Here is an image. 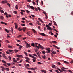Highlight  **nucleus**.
Masks as SVG:
<instances>
[{
  "instance_id": "nucleus-1",
  "label": "nucleus",
  "mask_w": 73,
  "mask_h": 73,
  "mask_svg": "<svg viewBox=\"0 0 73 73\" xmlns=\"http://www.w3.org/2000/svg\"><path fill=\"white\" fill-rule=\"evenodd\" d=\"M46 27L47 28V29H48V30H51V31H52V28L49 26V25H46Z\"/></svg>"
},
{
  "instance_id": "nucleus-2",
  "label": "nucleus",
  "mask_w": 73,
  "mask_h": 73,
  "mask_svg": "<svg viewBox=\"0 0 73 73\" xmlns=\"http://www.w3.org/2000/svg\"><path fill=\"white\" fill-rule=\"evenodd\" d=\"M67 68H65L63 67H62V68H61V70H62V71H63V72H66V70H64V69H67Z\"/></svg>"
},
{
  "instance_id": "nucleus-3",
  "label": "nucleus",
  "mask_w": 73,
  "mask_h": 73,
  "mask_svg": "<svg viewBox=\"0 0 73 73\" xmlns=\"http://www.w3.org/2000/svg\"><path fill=\"white\" fill-rule=\"evenodd\" d=\"M37 43H35V48H37L38 49H39V46H37Z\"/></svg>"
},
{
  "instance_id": "nucleus-4",
  "label": "nucleus",
  "mask_w": 73,
  "mask_h": 73,
  "mask_svg": "<svg viewBox=\"0 0 73 73\" xmlns=\"http://www.w3.org/2000/svg\"><path fill=\"white\" fill-rule=\"evenodd\" d=\"M39 35H41L43 36H46V35H45L44 33H39Z\"/></svg>"
},
{
  "instance_id": "nucleus-5",
  "label": "nucleus",
  "mask_w": 73,
  "mask_h": 73,
  "mask_svg": "<svg viewBox=\"0 0 73 73\" xmlns=\"http://www.w3.org/2000/svg\"><path fill=\"white\" fill-rule=\"evenodd\" d=\"M31 48V45L28 43H27V44L26 45V48Z\"/></svg>"
},
{
  "instance_id": "nucleus-6",
  "label": "nucleus",
  "mask_w": 73,
  "mask_h": 73,
  "mask_svg": "<svg viewBox=\"0 0 73 73\" xmlns=\"http://www.w3.org/2000/svg\"><path fill=\"white\" fill-rule=\"evenodd\" d=\"M46 50H47L46 51V53H50V48L46 49Z\"/></svg>"
},
{
  "instance_id": "nucleus-7",
  "label": "nucleus",
  "mask_w": 73,
  "mask_h": 73,
  "mask_svg": "<svg viewBox=\"0 0 73 73\" xmlns=\"http://www.w3.org/2000/svg\"><path fill=\"white\" fill-rule=\"evenodd\" d=\"M39 48H41L42 49H44V47L42 46L41 45H40V44H39Z\"/></svg>"
},
{
  "instance_id": "nucleus-8",
  "label": "nucleus",
  "mask_w": 73,
  "mask_h": 73,
  "mask_svg": "<svg viewBox=\"0 0 73 73\" xmlns=\"http://www.w3.org/2000/svg\"><path fill=\"white\" fill-rule=\"evenodd\" d=\"M1 3H2V4H4L5 3H7L8 2L7 1L5 0L2 1Z\"/></svg>"
},
{
  "instance_id": "nucleus-9",
  "label": "nucleus",
  "mask_w": 73,
  "mask_h": 73,
  "mask_svg": "<svg viewBox=\"0 0 73 73\" xmlns=\"http://www.w3.org/2000/svg\"><path fill=\"white\" fill-rule=\"evenodd\" d=\"M29 69H30L31 70H35V69H36V68L35 67L34 68H29Z\"/></svg>"
},
{
  "instance_id": "nucleus-10",
  "label": "nucleus",
  "mask_w": 73,
  "mask_h": 73,
  "mask_svg": "<svg viewBox=\"0 0 73 73\" xmlns=\"http://www.w3.org/2000/svg\"><path fill=\"white\" fill-rule=\"evenodd\" d=\"M5 15H6V17L8 18V14L7 13V12H5V13H4Z\"/></svg>"
},
{
  "instance_id": "nucleus-11",
  "label": "nucleus",
  "mask_w": 73,
  "mask_h": 73,
  "mask_svg": "<svg viewBox=\"0 0 73 73\" xmlns=\"http://www.w3.org/2000/svg\"><path fill=\"white\" fill-rule=\"evenodd\" d=\"M14 51L15 52V53H17L18 52L19 50L15 49V50H14Z\"/></svg>"
},
{
  "instance_id": "nucleus-12",
  "label": "nucleus",
  "mask_w": 73,
  "mask_h": 73,
  "mask_svg": "<svg viewBox=\"0 0 73 73\" xmlns=\"http://www.w3.org/2000/svg\"><path fill=\"white\" fill-rule=\"evenodd\" d=\"M30 8H31V9H33V10H34V9H35V8L34 7L32 6H31L30 7Z\"/></svg>"
},
{
  "instance_id": "nucleus-13",
  "label": "nucleus",
  "mask_w": 73,
  "mask_h": 73,
  "mask_svg": "<svg viewBox=\"0 0 73 73\" xmlns=\"http://www.w3.org/2000/svg\"><path fill=\"white\" fill-rule=\"evenodd\" d=\"M1 23L2 24H5V25H7V23L3 22H1Z\"/></svg>"
},
{
  "instance_id": "nucleus-14",
  "label": "nucleus",
  "mask_w": 73,
  "mask_h": 73,
  "mask_svg": "<svg viewBox=\"0 0 73 73\" xmlns=\"http://www.w3.org/2000/svg\"><path fill=\"white\" fill-rule=\"evenodd\" d=\"M31 45L32 46H33V47H34V46H35V43H32L31 44Z\"/></svg>"
},
{
  "instance_id": "nucleus-15",
  "label": "nucleus",
  "mask_w": 73,
  "mask_h": 73,
  "mask_svg": "<svg viewBox=\"0 0 73 73\" xmlns=\"http://www.w3.org/2000/svg\"><path fill=\"white\" fill-rule=\"evenodd\" d=\"M0 19L1 20H3L4 19V17L3 16H1L0 17Z\"/></svg>"
},
{
  "instance_id": "nucleus-16",
  "label": "nucleus",
  "mask_w": 73,
  "mask_h": 73,
  "mask_svg": "<svg viewBox=\"0 0 73 73\" xmlns=\"http://www.w3.org/2000/svg\"><path fill=\"white\" fill-rule=\"evenodd\" d=\"M22 29H23V32H25V29H26V28L25 27H23V28Z\"/></svg>"
},
{
  "instance_id": "nucleus-17",
  "label": "nucleus",
  "mask_w": 73,
  "mask_h": 73,
  "mask_svg": "<svg viewBox=\"0 0 73 73\" xmlns=\"http://www.w3.org/2000/svg\"><path fill=\"white\" fill-rule=\"evenodd\" d=\"M5 29V31H6V32H7V33H9V31L8 30H7V29Z\"/></svg>"
},
{
  "instance_id": "nucleus-18",
  "label": "nucleus",
  "mask_w": 73,
  "mask_h": 73,
  "mask_svg": "<svg viewBox=\"0 0 73 73\" xmlns=\"http://www.w3.org/2000/svg\"><path fill=\"white\" fill-rule=\"evenodd\" d=\"M25 59H26V60H30V59H29V58L28 57H25Z\"/></svg>"
},
{
  "instance_id": "nucleus-19",
  "label": "nucleus",
  "mask_w": 73,
  "mask_h": 73,
  "mask_svg": "<svg viewBox=\"0 0 73 73\" xmlns=\"http://www.w3.org/2000/svg\"><path fill=\"white\" fill-rule=\"evenodd\" d=\"M32 58L34 60H37V58L36 57H35L33 56Z\"/></svg>"
},
{
  "instance_id": "nucleus-20",
  "label": "nucleus",
  "mask_w": 73,
  "mask_h": 73,
  "mask_svg": "<svg viewBox=\"0 0 73 73\" xmlns=\"http://www.w3.org/2000/svg\"><path fill=\"white\" fill-rule=\"evenodd\" d=\"M17 56L18 57H22V55H17Z\"/></svg>"
},
{
  "instance_id": "nucleus-21",
  "label": "nucleus",
  "mask_w": 73,
  "mask_h": 73,
  "mask_svg": "<svg viewBox=\"0 0 73 73\" xmlns=\"http://www.w3.org/2000/svg\"><path fill=\"white\" fill-rule=\"evenodd\" d=\"M54 25H56V26H57V23H56V22H55V21H54Z\"/></svg>"
},
{
  "instance_id": "nucleus-22",
  "label": "nucleus",
  "mask_w": 73,
  "mask_h": 73,
  "mask_svg": "<svg viewBox=\"0 0 73 73\" xmlns=\"http://www.w3.org/2000/svg\"><path fill=\"white\" fill-rule=\"evenodd\" d=\"M8 48H12V47L11 46L9 45L8 46Z\"/></svg>"
},
{
  "instance_id": "nucleus-23",
  "label": "nucleus",
  "mask_w": 73,
  "mask_h": 73,
  "mask_svg": "<svg viewBox=\"0 0 73 73\" xmlns=\"http://www.w3.org/2000/svg\"><path fill=\"white\" fill-rule=\"evenodd\" d=\"M18 30L19 31H22V30L23 29H20V27H19L18 28Z\"/></svg>"
},
{
  "instance_id": "nucleus-24",
  "label": "nucleus",
  "mask_w": 73,
  "mask_h": 73,
  "mask_svg": "<svg viewBox=\"0 0 73 73\" xmlns=\"http://www.w3.org/2000/svg\"><path fill=\"white\" fill-rule=\"evenodd\" d=\"M22 37V35H19L18 36H17V37L18 38H19L20 37Z\"/></svg>"
},
{
  "instance_id": "nucleus-25",
  "label": "nucleus",
  "mask_w": 73,
  "mask_h": 73,
  "mask_svg": "<svg viewBox=\"0 0 73 73\" xmlns=\"http://www.w3.org/2000/svg\"><path fill=\"white\" fill-rule=\"evenodd\" d=\"M2 62H3V63H5V64H7L6 62L4 60H2Z\"/></svg>"
},
{
  "instance_id": "nucleus-26",
  "label": "nucleus",
  "mask_w": 73,
  "mask_h": 73,
  "mask_svg": "<svg viewBox=\"0 0 73 73\" xmlns=\"http://www.w3.org/2000/svg\"><path fill=\"white\" fill-rule=\"evenodd\" d=\"M42 53H43V54H45V53H46L44 51H42Z\"/></svg>"
},
{
  "instance_id": "nucleus-27",
  "label": "nucleus",
  "mask_w": 73,
  "mask_h": 73,
  "mask_svg": "<svg viewBox=\"0 0 73 73\" xmlns=\"http://www.w3.org/2000/svg\"><path fill=\"white\" fill-rule=\"evenodd\" d=\"M52 43H55V44H57V42H56V41H52Z\"/></svg>"
},
{
  "instance_id": "nucleus-28",
  "label": "nucleus",
  "mask_w": 73,
  "mask_h": 73,
  "mask_svg": "<svg viewBox=\"0 0 73 73\" xmlns=\"http://www.w3.org/2000/svg\"><path fill=\"white\" fill-rule=\"evenodd\" d=\"M43 13L44 14V15H46V14H47V13H46V12L45 11H43Z\"/></svg>"
},
{
  "instance_id": "nucleus-29",
  "label": "nucleus",
  "mask_w": 73,
  "mask_h": 73,
  "mask_svg": "<svg viewBox=\"0 0 73 73\" xmlns=\"http://www.w3.org/2000/svg\"><path fill=\"white\" fill-rule=\"evenodd\" d=\"M29 57H33V56L30 54H29Z\"/></svg>"
},
{
  "instance_id": "nucleus-30",
  "label": "nucleus",
  "mask_w": 73,
  "mask_h": 73,
  "mask_svg": "<svg viewBox=\"0 0 73 73\" xmlns=\"http://www.w3.org/2000/svg\"><path fill=\"white\" fill-rule=\"evenodd\" d=\"M52 54H55L56 53V52L55 51H53L52 52Z\"/></svg>"
},
{
  "instance_id": "nucleus-31",
  "label": "nucleus",
  "mask_w": 73,
  "mask_h": 73,
  "mask_svg": "<svg viewBox=\"0 0 73 73\" xmlns=\"http://www.w3.org/2000/svg\"><path fill=\"white\" fill-rule=\"evenodd\" d=\"M24 53L25 54V55H26V56H28V55H27V52H26L24 51Z\"/></svg>"
},
{
  "instance_id": "nucleus-32",
  "label": "nucleus",
  "mask_w": 73,
  "mask_h": 73,
  "mask_svg": "<svg viewBox=\"0 0 73 73\" xmlns=\"http://www.w3.org/2000/svg\"><path fill=\"white\" fill-rule=\"evenodd\" d=\"M11 31H12V33H13V28H12V27H11Z\"/></svg>"
},
{
  "instance_id": "nucleus-33",
  "label": "nucleus",
  "mask_w": 73,
  "mask_h": 73,
  "mask_svg": "<svg viewBox=\"0 0 73 73\" xmlns=\"http://www.w3.org/2000/svg\"><path fill=\"white\" fill-rule=\"evenodd\" d=\"M31 16H32L33 17H35V15H33L31 14Z\"/></svg>"
},
{
  "instance_id": "nucleus-34",
  "label": "nucleus",
  "mask_w": 73,
  "mask_h": 73,
  "mask_svg": "<svg viewBox=\"0 0 73 73\" xmlns=\"http://www.w3.org/2000/svg\"><path fill=\"white\" fill-rule=\"evenodd\" d=\"M4 58H5V59H6V60H8V58L7 57V56H5V57H4Z\"/></svg>"
},
{
  "instance_id": "nucleus-35",
  "label": "nucleus",
  "mask_w": 73,
  "mask_h": 73,
  "mask_svg": "<svg viewBox=\"0 0 73 73\" xmlns=\"http://www.w3.org/2000/svg\"><path fill=\"white\" fill-rule=\"evenodd\" d=\"M45 55H44V56H42V57L43 58H44V59H45L46 58H45Z\"/></svg>"
},
{
  "instance_id": "nucleus-36",
  "label": "nucleus",
  "mask_w": 73,
  "mask_h": 73,
  "mask_svg": "<svg viewBox=\"0 0 73 73\" xmlns=\"http://www.w3.org/2000/svg\"><path fill=\"white\" fill-rule=\"evenodd\" d=\"M15 8H16V9H18V6H17V5H16L15 6Z\"/></svg>"
},
{
  "instance_id": "nucleus-37",
  "label": "nucleus",
  "mask_w": 73,
  "mask_h": 73,
  "mask_svg": "<svg viewBox=\"0 0 73 73\" xmlns=\"http://www.w3.org/2000/svg\"><path fill=\"white\" fill-rule=\"evenodd\" d=\"M37 24H38V25H41V23H36Z\"/></svg>"
},
{
  "instance_id": "nucleus-38",
  "label": "nucleus",
  "mask_w": 73,
  "mask_h": 73,
  "mask_svg": "<svg viewBox=\"0 0 73 73\" xmlns=\"http://www.w3.org/2000/svg\"><path fill=\"white\" fill-rule=\"evenodd\" d=\"M32 61H33V62H36V60L34 59H33Z\"/></svg>"
},
{
  "instance_id": "nucleus-39",
  "label": "nucleus",
  "mask_w": 73,
  "mask_h": 73,
  "mask_svg": "<svg viewBox=\"0 0 73 73\" xmlns=\"http://www.w3.org/2000/svg\"><path fill=\"white\" fill-rule=\"evenodd\" d=\"M32 3V4H33V5H35V4H36V3H35L33 1Z\"/></svg>"
},
{
  "instance_id": "nucleus-40",
  "label": "nucleus",
  "mask_w": 73,
  "mask_h": 73,
  "mask_svg": "<svg viewBox=\"0 0 73 73\" xmlns=\"http://www.w3.org/2000/svg\"><path fill=\"white\" fill-rule=\"evenodd\" d=\"M33 32H34V33H36V31H35V30L34 29H33Z\"/></svg>"
},
{
  "instance_id": "nucleus-41",
  "label": "nucleus",
  "mask_w": 73,
  "mask_h": 73,
  "mask_svg": "<svg viewBox=\"0 0 73 73\" xmlns=\"http://www.w3.org/2000/svg\"><path fill=\"white\" fill-rule=\"evenodd\" d=\"M21 12H23H23H25V11L23 10H21Z\"/></svg>"
},
{
  "instance_id": "nucleus-42",
  "label": "nucleus",
  "mask_w": 73,
  "mask_h": 73,
  "mask_svg": "<svg viewBox=\"0 0 73 73\" xmlns=\"http://www.w3.org/2000/svg\"><path fill=\"white\" fill-rule=\"evenodd\" d=\"M17 65L18 66H21V64H17Z\"/></svg>"
},
{
  "instance_id": "nucleus-43",
  "label": "nucleus",
  "mask_w": 73,
  "mask_h": 73,
  "mask_svg": "<svg viewBox=\"0 0 73 73\" xmlns=\"http://www.w3.org/2000/svg\"><path fill=\"white\" fill-rule=\"evenodd\" d=\"M36 3H37V5H38V0H37L36 1Z\"/></svg>"
},
{
  "instance_id": "nucleus-44",
  "label": "nucleus",
  "mask_w": 73,
  "mask_h": 73,
  "mask_svg": "<svg viewBox=\"0 0 73 73\" xmlns=\"http://www.w3.org/2000/svg\"><path fill=\"white\" fill-rule=\"evenodd\" d=\"M55 70L56 72L57 73H59L60 72H59V71H58L57 70Z\"/></svg>"
},
{
  "instance_id": "nucleus-45",
  "label": "nucleus",
  "mask_w": 73,
  "mask_h": 73,
  "mask_svg": "<svg viewBox=\"0 0 73 73\" xmlns=\"http://www.w3.org/2000/svg\"><path fill=\"white\" fill-rule=\"evenodd\" d=\"M27 8H30V7H31V6H30V5H27Z\"/></svg>"
},
{
  "instance_id": "nucleus-46",
  "label": "nucleus",
  "mask_w": 73,
  "mask_h": 73,
  "mask_svg": "<svg viewBox=\"0 0 73 73\" xmlns=\"http://www.w3.org/2000/svg\"><path fill=\"white\" fill-rule=\"evenodd\" d=\"M50 26H51V25H52V23H50L48 24Z\"/></svg>"
},
{
  "instance_id": "nucleus-47",
  "label": "nucleus",
  "mask_w": 73,
  "mask_h": 73,
  "mask_svg": "<svg viewBox=\"0 0 73 73\" xmlns=\"http://www.w3.org/2000/svg\"><path fill=\"white\" fill-rule=\"evenodd\" d=\"M6 53L7 54H10V53L8 51L6 52Z\"/></svg>"
},
{
  "instance_id": "nucleus-48",
  "label": "nucleus",
  "mask_w": 73,
  "mask_h": 73,
  "mask_svg": "<svg viewBox=\"0 0 73 73\" xmlns=\"http://www.w3.org/2000/svg\"><path fill=\"white\" fill-rule=\"evenodd\" d=\"M20 13L21 14L22 16H23V15H24V13L23 12H20Z\"/></svg>"
},
{
  "instance_id": "nucleus-49",
  "label": "nucleus",
  "mask_w": 73,
  "mask_h": 73,
  "mask_svg": "<svg viewBox=\"0 0 73 73\" xmlns=\"http://www.w3.org/2000/svg\"><path fill=\"white\" fill-rule=\"evenodd\" d=\"M38 40H41V41H43V40H44V39H40V38H38Z\"/></svg>"
},
{
  "instance_id": "nucleus-50",
  "label": "nucleus",
  "mask_w": 73,
  "mask_h": 73,
  "mask_svg": "<svg viewBox=\"0 0 73 73\" xmlns=\"http://www.w3.org/2000/svg\"><path fill=\"white\" fill-rule=\"evenodd\" d=\"M1 13H4V11L3 10H1Z\"/></svg>"
},
{
  "instance_id": "nucleus-51",
  "label": "nucleus",
  "mask_w": 73,
  "mask_h": 73,
  "mask_svg": "<svg viewBox=\"0 0 73 73\" xmlns=\"http://www.w3.org/2000/svg\"><path fill=\"white\" fill-rule=\"evenodd\" d=\"M21 48H22V46H19V49H21Z\"/></svg>"
},
{
  "instance_id": "nucleus-52",
  "label": "nucleus",
  "mask_w": 73,
  "mask_h": 73,
  "mask_svg": "<svg viewBox=\"0 0 73 73\" xmlns=\"http://www.w3.org/2000/svg\"><path fill=\"white\" fill-rule=\"evenodd\" d=\"M38 51V49H37L36 48L35 50V52H36V53H37V52Z\"/></svg>"
},
{
  "instance_id": "nucleus-53",
  "label": "nucleus",
  "mask_w": 73,
  "mask_h": 73,
  "mask_svg": "<svg viewBox=\"0 0 73 73\" xmlns=\"http://www.w3.org/2000/svg\"><path fill=\"white\" fill-rule=\"evenodd\" d=\"M5 41L6 42H7V43H9V41H8V40H6Z\"/></svg>"
},
{
  "instance_id": "nucleus-54",
  "label": "nucleus",
  "mask_w": 73,
  "mask_h": 73,
  "mask_svg": "<svg viewBox=\"0 0 73 73\" xmlns=\"http://www.w3.org/2000/svg\"><path fill=\"white\" fill-rule=\"evenodd\" d=\"M26 11L27 12V13H29V12H30V11H29L27 10H26Z\"/></svg>"
},
{
  "instance_id": "nucleus-55",
  "label": "nucleus",
  "mask_w": 73,
  "mask_h": 73,
  "mask_svg": "<svg viewBox=\"0 0 73 73\" xmlns=\"http://www.w3.org/2000/svg\"><path fill=\"white\" fill-rule=\"evenodd\" d=\"M9 52H13V51L12 50H9Z\"/></svg>"
},
{
  "instance_id": "nucleus-56",
  "label": "nucleus",
  "mask_w": 73,
  "mask_h": 73,
  "mask_svg": "<svg viewBox=\"0 0 73 73\" xmlns=\"http://www.w3.org/2000/svg\"><path fill=\"white\" fill-rule=\"evenodd\" d=\"M18 27H17V25H15V28L16 29H17V28Z\"/></svg>"
},
{
  "instance_id": "nucleus-57",
  "label": "nucleus",
  "mask_w": 73,
  "mask_h": 73,
  "mask_svg": "<svg viewBox=\"0 0 73 73\" xmlns=\"http://www.w3.org/2000/svg\"><path fill=\"white\" fill-rule=\"evenodd\" d=\"M45 18H46V19H47L48 18V16H47L46 15Z\"/></svg>"
},
{
  "instance_id": "nucleus-58",
  "label": "nucleus",
  "mask_w": 73,
  "mask_h": 73,
  "mask_svg": "<svg viewBox=\"0 0 73 73\" xmlns=\"http://www.w3.org/2000/svg\"><path fill=\"white\" fill-rule=\"evenodd\" d=\"M5 69L6 70H7V71H9V68H6Z\"/></svg>"
},
{
  "instance_id": "nucleus-59",
  "label": "nucleus",
  "mask_w": 73,
  "mask_h": 73,
  "mask_svg": "<svg viewBox=\"0 0 73 73\" xmlns=\"http://www.w3.org/2000/svg\"><path fill=\"white\" fill-rule=\"evenodd\" d=\"M2 56L3 57L5 56V54H3Z\"/></svg>"
},
{
  "instance_id": "nucleus-60",
  "label": "nucleus",
  "mask_w": 73,
  "mask_h": 73,
  "mask_svg": "<svg viewBox=\"0 0 73 73\" xmlns=\"http://www.w3.org/2000/svg\"><path fill=\"white\" fill-rule=\"evenodd\" d=\"M27 35H30V33L29 32H27Z\"/></svg>"
},
{
  "instance_id": "nucleus-61",
  "label": "nucleus",
  "mask_w": 73,
  "mask_h": 73,
  "mask_svg": "<svg viewBox=\"0 0 73 73\" xmlns=\"http://www.w3.org/2000/svg\"><path fill=\"white\" fill-rule=\"evenodd\" d=\"M28 72L29 73H32V72L31 71H28Z\"/></svg>"
},
{
  "instance_id": "nucleus-62",
  "label": "nucleus",
  "mask_w": 73,
  "mask_h": 73,
  "mask_svg": "<svg viewBox=\"0 0 73 73\" xmlns=\"http://www.w3.org/2000/svg\"><path fill=\"white\" fill-rule=\"evenodd\" d=\"M7 65L8 66H10L11 65V64H10V63H7Z\"/></svg>"
},
{
  "instance_id": "nucleus-63",
  "label": "nucleus",
  "mask_w": 73,
  "mask_h": 73,
  "mask_svg": "<svg viewBox=\"0 0 73 73\" xmlns=\"http://www.w3.org/2000/svg\"><path fill=\"white\" fill-rule=\"evenodd\" d=\"M38 10H39V11H40L41 10V9L39 7H38Z\"/></svg>"
},
{
  "instance_id": "nucleus-64",
  "label": "nucleus",
  "mask_w": 73,
  "mask_h": 73,
  "mask_svg": "<svg viewBox=\"0 0 73 73\" xmlns=\"http://www.w3.org/2000/svg\"><path fill=\"white\" fill-rule=\"evenodd\" d=\"M21 25H22V26H25V24H22Z\"/></svg>"
}]
</instances>
